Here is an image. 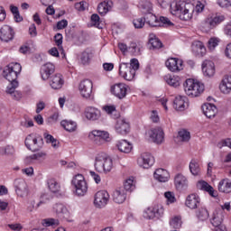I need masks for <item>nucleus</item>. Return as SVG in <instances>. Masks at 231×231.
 Here are the masks:
<instances>
[{
    "label": "nucleus",
    "instance_id": "cd10ccee",
    "mask_svg": "<svg viewBox=\"0 0 231 231\" xmlns=\"http://www.w3.org/2000/svg\"><path fill=\"white\" fill-rule=\"evenodd\" d=\"M220 91L226 95H228L231 91V75H226L222 79L220 83Z\"/></svg>",
    "mask_w": 231,
    "mask_h": 231
},
{
    "label": "nucleus",
    "instance_id": "393cba45",
    "mask_svg": "<svg viewBox=\"0 0 231 231\" xmlns=\"http://www.w3.org/2000/svg\"><path fill=\"white\" fill-rule=\"evenodd\" d=\"M153 178L161 183H165L166 181H169L171 175H169V171H167V170L157 169L153 173Z\"/></svg>",
    "mask_w": 231,
    "mask_h": 231
},
{
    "label": "nucleus",
    "instance_id": "4be33fe9",
    "mask_svg": "<svg viewBox=\"0 0 231 231\" xmlns=\"http://www.w3.org/2000/svg\"><path fill=\"white\" fill-rule=\"evenodd\" d=\"M101 116L100 110L93 106H88L85 111L87 120H90L91 122L99 120Z\"/></svg>",
    "mask_w": 231,
    "mask_h": 231
},
{
    "label": "nucleus",
    "instance_id": "423d86ee",
    "mask_svg": "<svg viewBox=\"0 0 231 231\" xmlns=\"http://www.w3.org/2000/svg\"><path fill=\"white\" fill-rule=\"evenodd\" d=\"M71 183L75 196L82 198V196H86V194H88V182H86L84 175L77 174L73 177Z\"/></svg>",
    "mask_w": 231,
    "mask_h": 231
},
{
    "label": "nucleus",
    "instance_id": "4468645a",
    "mask_svg": "<svg viewBox=\"0 0 231 231\" xmlns=\"http://www.w3.org/2000/svg\"><path fill=\"white\" fill-rule=\"evenodd\" d=\"M137 163L143 169H151L154 165V157L149 152H144L137 159Z\"/></svg>",
    "mask_w": 231,
    "mask_h": 231
},
{
    "label": "nucleus",
    "instance_id": "20e7f679",
    "mask_svg": "<svg viewBox=\"0 0 231 231\" xmlns=\"http://www.w3.org/2000/svg\"><path fill=\"white\" fill-rule=\"evenodd\" d=\"M184 91L190 98L200 97L205 91V85L192 79H186L184 83Z\"/></svg>",
    "mask_w": 231,
    "mask_h": 231
},
{
    "label": "nucleus",
    "instance_id": "052dcab7",
    "mask_svg": "<svg viewBox=\"0 0 231 231\" xmlns=\"http://www.w3.org/2000/svg\"><path fill=\"white\" fill-rule=\"evenodd\" d=\"M157 2L161 8H168V6L171 8L172 5V0H157Z\"/></svg>",
    "mask_w": 231,
    "mask_h": 231
},
{
    "label": "nucleus",
    "instance_id": "2eb2a0df",
    "mask_svg": "<svg viewBox=\"0 0 231 231\" xmlns=\"http://www.w3.org/2000/svg\"><path fill=\"white\" fill-rule=\"evenodd\" d=\"M15 192L19 198H26L28 196V185L23 179H16L14 182Z\"/></svg>",
    "mask_w": 231,
    "mask_h": 231
},
{
    "label": "nucleus",
    "instance_id": "a878e982",
    "mask_svg": "<svg viewBox=\"0 0 231 231\" xmlns=\"http://www.w3.org/2000/svg\"><path fill=\"white\" fill-rule=\"evenodd\" d=\"M191 51L198 57H203V55L207 53V49L205 48V45H203V42H201L200 41L193 42L191 45Z\"/></svg>",
    "mask_w": 231,
    "mask_h": 231
},
{
    "label": "nucleus",
    "instance_id": "a18cd8bd",
    "mask_svg": "<svg viewBox=\"0 0 231 231\" xmlns=\"http://www.w3.org/2000/svg\"><path fill=\"white\" fill-rule=\"evenodd\" d=\"M97 12L100 15H106L109 12V2L104 1L97 5Z\"/></svg>",
    "mask_w": 231,
    "mask_h": 231
},
{
    "label": "nucleus",
    "instance_id": "1a4fd4ad",
    "mask_svg": "<svg viewBox=\"0 0 231 231\" xmlns=\"http://www.w3.org/2000/svg\"><path fill=\"white\" fill-rule=\"evenodd\" d=\"M146 138H150L154 143H163L165 134L163 133V129L160 127L152 128L146 132Z\"/></svg>",
    "mask_w": 231,
    "mask_h": 231
},
{
    "label": "nucleus",
    "instance_id": "473e14b6",
    "mask_svg": "<svg viewBox=\"0 0 231 231\" xmlns=\"http://www.w3.org/2000/svg\"><path fill=\"white\" fill-rule=\"evenodd\" d=\"M116 147L120 152H125L126 154H129L131 151H133V144L131 143L127 142V140H121L117 143Z\"/></svg>",
    "mask_w": 231,
    "mask_h": 231
},
{
    "label": "nucleus",
    "instance_id": "6e6552de",
    "mask_svg": "<svg viewBox=\"0 0 231 231\" xmlns=\"http://www.w3.org/2000/svg\"><path fill=\"white\" fill-rule=\"evenodd\" d=\"M225 19V15L223 14H216L215 16L208 18L202 23V30L204 32H210V30H214V28L219 26V24H221Z\"/></svg>",
    "mask_w": 231,
    "mask_h": 231
},
{
    "label": "nucleus",
    "instance_id": "37998d69",
    "mask_svg": "<svg viewBox=\"0 0 231 231\" xmlns=\"http://www.w3.org/2000/svg\"><path fill=\"white\" fill-rule=\"evenodd\" d=\"M196 216L200 221H207V219H208L209 213L207 208H200L196 212Z\"/></svg>",
    "mask_w": 231,
    "mask_h": 231
},
{
    "label": "nucleus",
    "instance_id": "e2e57ef3",
    "mask_svg": "<svg viewBox=\"0 0 231 231\" xmlns=\"http://www.w3.org/2000/svg\"><path fill=\"white\" fill-rule=\"evenodd\" d=\"M217 5L221 6V8H228L231 6V0H217Z\"/></svg>",
    "mask_w": 231,
    "mask_h": 231
},
{
    "label": "nucleus",
    "instance_id": "c03bdc74",
    "mask_svg": "<svg viewBox=\"0 0 231 231\" xmlns=\"http://www.w3.org/2000/svg\"><path fill=\"white\" fill-rule=\"evenodd\" d=\"M175 185L177 189H183V187H187V178L181 174H178L175 177Z\"/></svg>",
    "mask_w": 231,
    "mask_h": 231
},
{
    "label": "nucleus",
    "instance_id": "13d9d810",
    "mask_svg": "<svg viewBox=\"0 0 231 231\" xmlns=\"http://www.w3.org/2000/svg\"><path fill=\"white\" fill-rule=\"evenodd\" d=\"M129 64V68H131V69H134V71H138V69H140V62L138 61L137 59H132L130 60V63Z\"/></svg>",
    "mask_w": 231,
    "mask_h": 231
},
{
    "label": "nucleus",
    "instance_id": "7c9ffc66",
    "mask_svg": "<svg viewBox=\"0 0 231 231\" xmlns=\"http://www.w3.org/2000/svg\"><path fill=\"white\" fill-rule=\"evenodd\" d=\"M53 211L59 216V217H69V211L63 204H55L53 206Z\"/></svg>",
    "mask_w": 231,
    "mask_h": 231
},
{
    "label": "nucleus",
    "instance_id": "5fc2aeb1",
    "mask_svg": "<svg viewBox=\"0 0 231 231\" xmlns=\"http://www.w3.org/2000/svg\"><path fill=\"white\" fill-rule=\"evenodd\" d=\"M164 198H166L168 203H176V196L172 191H167L164 193Z\"/></svg>",
    "mask_w": 231,
    "mask_h": 231
},
{
    "label": "nucleus",
    "instance_id": "338daca9",
    "mask_svg": "<svg viewBox=\"0 0 231 231\" xmlns=\"http://www.w3.org/2000/svg\"><path fill=\"white\" fill-rule=\"evenodd\" d=\"M7 226L14 231H21L23 230V226L21 224H9Z\"/></svg>",
    "mask_w": 231,
    "mask_h": 231
},
{
    "label": "nucleus",
    "instance_id": "774afa93",
    "mask_svg": "<svg viewBox=\"0 0 231 231\" xmlns=\"http://www.w3.org/2000/svg\"><path fill=\"white\" fill-rule=\"evenodd\" d=\"M68 26V20H61L57 23V28L58 30H64Z\"/></svg>",
    "mask_w": 231,
    "mask_h": 231
},
{
    "label": "nucleus",
    "instance_id": "412c9836",
    "mask_svg": "<svg viewBox=\"0 0 231 231\" xmlns=\"http://www.w3.org/2000/svg\"><path fill=\"white\" fill-rule=\"evenodd\" d=\"M50 86L52 89H60L64 86V77H62V74L56 73L52 75L50 79Z\"/></svg>",
    "mask_w": 231,
    "mask_h": 231
},
{
    "label": "nucleus",
    "instance_id": "69168bd1",
    "mask_svg": "<svg viewBox=\"0 0 231 231\" xmlns=\"http://www.w3.org/2000/svg\"><path fill=\"white\" fill-rule=\"evenodd\" d=\"M54 41L57 46H59L60 48H61L62 50V35L60 33H57L54 36Z\"/></svg>",
    "mask_w": 231,
    "mask_h": 231
},
{
    "label": "nucleus",
    "instance_id": "72a5a7b5",
    "mask_svg": "<svg viewBox=\"0 0 231 231\" xmlns=\"http://www.w3.org/2000/svg\"><path fill=\"white\" fill-rule=\"evenodd\" d=\"M218 191L223 194H230L231 192V180L229 179H224L218 183Z\"/></svg>",
    "mask_w": 231,
    "mask_h": 231
},
{
    "label": "nucleus",
    "instance_id": "ea45409f",
    "mask_svg": "<svg viewBox=\"0 0 231 231\" xmlns=\"http://www.w3.org/2000/svg\"><path fill=\"white\" fill-rule=\"evenodd\" d=\"M91 59H93V52L89 49L85 50L80 55L82 64H89Z\"/></svg>",
    "mask_w": 231,
    "mask_h": 231
},
{
    "label": "nucleus",
    "instance_id": "58836bf2",
    "mask_svg": "<svg viewBox=\"0 0 231 231\" xmlns=\"http://www.w3.org/2000/svg\"><path fill=\"white\" fill-rule=\"evenodd\" d=\"M149 43L151 44L152 48L153 50H160L163 46V43H162V41L156 37V34L151 33L149 35Z\"/></svg>",
    "mask_w": 231,
    "mask_h": 231
},
{
    "label": "nucleus",
    "instance_id": "ddd939ff",
    "mask_svg": "<svg viewBox=\"0 0 231 231\" xmlns=\"http://www.w3.org/2000/svg\"><path fill=\"white\" fill-rule=\"evenodd\" d=\"M94 136L96 143L97 145H102L104 142H111V137H109V133L106 131H102V130H93L89 134V137Z\"/></svg>",
    "mask_w": 231,
    "mask_h": 231
},
{
    "label": "nucleus",
    "instance_id": "bf43d9fd",
    "mask_svg": "<svg viewBox=\"0 0 231 231\" xmlns=\"http://www.w3.org/2000/svg\"><path fill=\"white\" fill-rule=\"evenodd\" d=\"M128 50L134 56L140 55V47H138V45H136V43H131Z\"/></svg>",
    "mask_w": 231,
    "mask_h": 231
},
{
    "label": "nucleus",
    "instance_id": "f257e3e1",
    "mask_svg": "<svg viewBox=\"0 0 231 231\" xmlns=\"http://www.w3.org/2000/svg\"><path fill=\"white\" fill-rule=\"evenodd\" d=\"M205 9V5L198 2L196 6L185 1L172 2L171 5V14L178 15L181 21H190L194 12L200 14Z\"/></svg>",
    "mask_w": 231,
    "mask_h": 231
},
{
    "label": "nucleus",
    "instance_id": "09e8293b",
    "mask_svg": "<svg viewBox=\"0 0 231 231\" xmlns=\"http://www.w3.org/2000/svg\"><path fill=\"white\" fill-rule=\"evenodd\" d=\"M123 189H125V192H133V190L135 189L134 180L127 179L124 183Z\"/></svg>",
    "mask_w": 231,
    "mask_h": 231
},
{
    "label": "nucleus",
    "instance_id": "aec40b11",
    "mask_svg": "<svg viewBox=\"0 0 231 231\" xmlns=\"http://www.w3.org/2000/svg\"><path fill=\"white\" fill-rule=\"evenodd\" d=\"M165 64L170 71H180L182 69L183 61L180 59L170 58L166 60Z\"/></svg>",
    "mask_w": 231,
    "mask_h": 231
},
{
    "label": "nucleus",
    "instance_id": "de8ad7c7",
    "mask_svg": "<svg viewBox=\"0 0 231 231\" xmlns=\"http://www.w3.org/2000/svg\"><path fill=\"white\" fill-rule=\"evenodd\" d=\"M177 138L180 140V142H189V140H190V132L186 129H182L178 132Z\"/></svg>",
    "mask_w": 231,
    "mask_h": 231
},
{
    "label": "nucleus",
    "instance_id": "9b49d317",
    "mask_svg": "<svg viewBox=\"0 0 231 231\" xmlns=\"http://www.w3.org/2000/svg\"><path fill=\"white\" fill-rule=\"evenodd\" d=\"M79 91L83 98H90L93 93V82L89 79L82 80L79 85Z\"/></svg>",
    "mask_w": 231,
    "mask_h": 231
},
{
    "label": "nucleus",
    "instance_id": "8fccbe9b",
    "mask_svg": "<svg viewBox=\"0 0 231 231\" xmlns=\"http://www.w3.org/2000/svg\"><path fill=\"white\" fill-rule=\"evenodd\" d=\"M43 226H58L59 220L55 218H45L42 222Z\"/></svg>",
    "mask_w": 231,
    "mask_h": 231
},
{
    "label": "nucleus",
    "instance_id": "bb28decb",
    "mask_svg": "<svg viewBox=\"0 0 231 231\" xmlns=\"http://www.w3.org/2000/svg\"><path fill=\"white\" fill-rule=\"evenodd\" d=\"M126 199L127 192H125V189L124 188H119L116 189L113 193V200L115 201V203H124Z\"/></svg>",
    "mask_w": 231,
    "mask_h": 231
},
{
    "label": "nucleus",
    "instance_id": "603ef678",
    "mask_svg": "<svg viewBox=\"0 0 231 231\" xmlns=\"http://www.w3.org/2000/svg\"><path fill=\"white\" fill-rule=\"evenodd\" d=\"M134 28L140 29L145 26V18H137L133 21Z\"/></svg>",
    "mask_w": 231,
    "mask_h": 231
},
{
    "label": "nucleus",
    "instance_id": "0eeeda50",
    "mask_svg": "<svg viewBox=\"0 0 231 231\" xmlns=\"http://www.w3.org/2000/svg\"><path fill=\"white\" fill-rule=\"evenodd\" d=\"M25 146L29 151L37 152L44 147V139L39 134H31L25 138Z\"/></svg>",
    "mask_w": 231,
    "mask_h": 231
},
{
    "label": "nucleus",
    "instance_id": "5701e85b",
    "mask_svg": "<svg viewBox=\"0 0 231 231\" xmlns=\"http://www.w3.org/2000/svg\"><path fill=\"white\" fill-rule=\"evenodd\" d=\"M0 39L4 42H8L9 41H12V39H14V31L12 30V27L8 25H4L0 29Z\"/></svg>",
    "mask_w": 231,
    "mask_h": 231
},
{
    "label": "nucleus",
    "instance_id": "7ed1b4c3",
    "mask_svg": "<svg viewBox=\"0 0 231 231\" xmlns=\"http://www.w3.org/2000/svg\"><path fill=\"white\" fill-rule=\"evenodd\" d=\"M23 70V67L19 63H10L7 65L3 70V77L10 84V88H19V81H17V78L19 74Z\"/></svg>",
    "mask_w": 231,
    "mask_h": 231
},
{
    "label": "nucleus",
    "instance_id": "680f3d73",
    "mask_svg": "<svg viewBox=\"0 0 231 231\" xmlns=\"http://www.w3.org/2000/svg\"><path fill=\"white\" fill-rule=\"evenodd\" d=\"M50 199H51L50 195L48 194L42 195L40 202L36 205V208H39L41 205H44V203H46L47 201H50Z\"/></svg>",
    "mask_w": 231,
    "mask_h": 231
},
{
    "label": "nucleus",
    "instance_id": "c85d7f7f",
    "mask_svg": "<svg viewBox=\"0 0 231 231\" xmlns=\"http://www.w3.org/2000/svg\"><path fill=\"white\" fill-rule=\"evenodd\" d=\"M164 81L166 84H168V86H171V88H180L181 84V78L168 74L164 76Z\"/></svg>",
    "mask_w": 231,
    "mask_h": 231
},
{
    "label": "nucleus",
    "instance_id": "4c0bfd02",
    "mask_svg": "<svg viewBox=\"0 0 231 231\" xmlns=\"http://www.w3.org/2000/svg\"><path fill=\"white\" fill-rule=\"evenodd\" d=\"M185 100H187L186 97L179 96L175 97L173 101V107L177 111H184L185 109Z\"/></svg>",
    "mask_w": 231,
    "mask_h": 231
},
{
    "label": "nucleus",
    "instance_id": "864d4df0",
    "mask_svg": "<svg viewBox=\"0 0 231 231\" xmlns=\"http://www.w3.org/2000/svg\"><path fill=\"white\" fill-rule=\"evenodd\" d=\"M2 154H6L7 156H13L14 154L15 150L14 149V146L7 145L5 148H2L1 150Z\"/></svg>",
    "mask_w": 231,
    "mask_h": 231
},
{
    "label": "nucleus",
    "instance_id": "f704fd0d",
    "mask_svg": "<svg viewBox=\"0 0 231 231\" xmlns=\"http://www.w3.org/2000/svg\"><path fill=\"white\" fill-rule=\"evenodd\" d=\"M199 187L201 190L208 192L209 196H212V198H216L217 196V192L214 190V188L205 180L199 181Z\"/></svg>",
    "mask_w": 231,
    "mask_h": 231
},
{
    "label": "nucleus",
    "instance_id": "f3484780",
    "mask_svg": "<svg viewBox=\"0 0 231 231\" xmlns=\"http://www.w3.org/2000/svg\"><path fill=\"white\" fill-rule=\"evenodd\" d=\"M185 205L190 210H196L201 205V199L198 194L192 193L186 198Z\"/></svg>",
    "mask_w": 231,
    "mask_h": 231
},
{
    "label": "nucleus",
    "instance_id": "a211bd4d",
    "mask_svg": "<svg viewBox=\"0 0 231 231\" xmlns=\"http://www.w3.org/2000/svg\"><path fill=\"white\" fill-rule=\"evenodd\" d=\"M202 73L204 77H214L216 75V65L212 62V60H206L202 63Z\"/></svg>",
    "mask_w": 231,
    "mask_h": 231
},
{
    "label": "nucleus",
    "instance_id": "39448f33",
    "mask_svg": "<svg viewBox=\"0 0 231 231\" xmlns=\"http://www.w3.org/2000/svg\"><path fill=\"white\" fill-rule=\"evenodd\" d=\"M94 167L97 172L107 174L113 170V159L107 157L106 153H98L95 158Z\"/></svg>",
    "mask_w": 231,
    "mask_h": 231
},
{
    "label": "nucleus",
    "instance_id": "6ab92c4d",
    "mask_svg": "<svg viewBox=\"0 0 231 231\" xmlns=\"http://www.w3.org/2000/svg\"><path fill=\"white\" fill-rule=\"evenodd\" d=\"M111 91L117 98H125L127 96V85L119 83L111 88Z\"/></svg>",
    "mask_w": 231,
    "mask_h": 231
},
{
    "label": "nucleus",
    "instance_id": "2f4dec72",
    "mask_svg": "<svg viewBox=\"0 0 231 231\" xmlns=\"http://www.w3.org/2000/svg\"><path fill=\"white\" fill-rule=\"evenodd\" d=\"M210 223L213 226H215V228H219V226H223V225H221L223 223V213L219 211L213 212Z\"/></svg>",
    "mask_w": 231,
    "mask_h": 231
},
{
    "label": "nucleus",
    "instance_id": "49530a36",
    "mask_svg": "<svg viewBox=\"0 0 231 231\" xmlns=\"http://www.w3.org/2000/svg\"><path fill=\"white\" fill-rule=\"evenodd\" d=\"M181 225H183V222L181 221V217H174L170 221V226H171V228H174L175 230H180Z\"/></svg>",
    "mask_w": 231,
    "mask_h": 231
},
{
    "label": "nucleus",
    "instance_id": "dca6fc26",
    "mask_svg": "<svg viewBox=\"0 0 231 231\" xmlns=\"http://www.w3.org/2000/svg\"><path fill=\"white\" fill-rule=\"evenodd\" d=\"M55 73V65L51 62L43 64L40 69V75L42 80H48Z\"/></svg>",
    "mask_w": 231,
    "mask_h": 231
},
{
    "label": "nucleus",
    "instance_id": "e433bc0d",
    "mask_svg": "<svg viewBox=\"0 0 231 231\" xmlns=\"http://www.w3.org/2000/svg\"><path fill=\"white\" fill-rule=\"evenodd\" d=\"M47 185H48L49 190H51V192H52L53 194H57L60 192V183H59L57 180L49 179L47 180Z\"/></svg>",
    "mask_w": 231,
    "mask_h": 231
},
{
    "label": "nucleus",
    "instance_id": "c9c22d12",
    "mask_svg": "<svg viewBox=\"0 0 231 231\" xmlns=\"http://www.w3.org/2000/svg\"><path fill=\"white\" fill-rule=\"evenodd\" d=\"M60 125L68 131V133H75L77 131V123L72 120H62Z\"/></svg>",
    "mask_w": 231,
    "mask_h": 231
},
{
    "label": "nucleus",
    "instance_id": "6e6d98bb",
    "mask_svg": "<svg viewBox=\"0 0 231 231\" xmlns=\"http://www.w3.org/2000/svg\"><path fill=\"white\" fill-rule=\"evenodd\" d=\"M90 19L92 26H96V28H100V16H98V14H92Z\"/></svg>",
    "mask_w": 231,
    "mask_h": 231
},
{
    "label": "nucleus",
    "instance_id": "4d7b16f0",
    "mask_svg": "<svg viewBox=\"0 0 231 231\" xmlns=\"http://www.w3.org/2000/svg\"><path fill=\"white\" fill-rule=\"evenodd\" d=\"M219 44V40L217 38H211L208 42V48L211 51L216 49V46Z\"/></svg>",
    "mask_w": 231,
    "mask_h": 231
},
{
    "label": "nucleus",
    "instance_id": "c756f323",
    "mask_svg": "<svg viewBox=\"0 0 231 231\" xmlns=\"http://www.w3.org/2000/svg\"><path fill=\"white\" fill-rule=\"evenodd\" d=\"M129 123L125 122V120H118L116 125V131L119 134H127L129 133Z\"/></svg>",
    "mask_w": 231,
    "mask_h": 231
},
{
    "label": "nucleus",
    "instance_id": "79ce46f5",
    "mask_svg": "<svg viewBox=\"0 0 231 231\" xmlns=\"http://www.w3.org/2000/svg\"><path fill=\"white\" fill-rule=\"evenodd\" d=\"M189 171L193 176H199V172H201V169L199 168V163L197 161L192 160L189 162Z\"/></svg>",
    "mask_w": 231,
    "mask_h": 231
},
{
    "label": "nucleus",
    "instance_id": "9d476101",
    "mask_svg": "<svg viewBox=\"0 0 231 231\" xmlns=\"http://www.w3.org/2000/svg\"><path fill=\"white\" fill-rule=\"evenodd\" d=\"M109 203V193L106 190H99L95 195L94 205L97 208H104Z\"/></svg>",
    "mask_w": 231,
    "mask_h": 231
},
{
    "label": "nucleus",
    "instance_id": "b1692460",
    "mask_svg": "<svg viewBox=\"0 0 231 231\" xmlns=\"http://www.w3.org/2000/svg\"><path fill=\"white\" fill-rule=\"evenodd\" d=\"M202 111L207 118H214L217 115V107L214 104L206 103L202 106Z\"/></svg>",
    "mask_w": 231,
    "mask_h": 231
},
{
    "label": "nucleus",
    "instance_id": "3c124183",
    "mask_svg": "<svg viewBox=\"0 0 231 231\" xmlns=\"http://www.w3.org/2000/svg\"><path fill=\"white\" fill-rule=\"evenodd\" d=\"M146 214L147 216H145V217L147 219H153V217H156V216H160L162 213H160V210L156 208H148L146 210Z\"/></svg>",
    "mask_w": 231,
    "mask_h": 231
},
{
    "label": "nucleus",
    "instance_id": "f8f14e48",
    "mask_svg": "<svg viewBox=\"0 0 231 231\" xmlns=\"http://www.w3.org/2000/svg\"><path fill=\"white\" fill-rule=\"evenodd\" d=\"M119 75L125 80L131 81L134 79L136 72L129 67V63H121L119 66Z\"/></svg>",
    "mask_w": 231,
    "mask_h": 231
},
{
    "label": "nucleus",
    "instance_id": "f03ea898",
    "mask_svg": "<svg viewBox=\"0 0 231 231\" xmlns=\"http://www.w3.org/2000/svg\"><path fill=\"white\" fill-rule=\"evenodd\" d=\"M141 7L143 8V14H147L144 21H146L149 26H172V22L169 18L161 16L158 20V17L151 13L152 12V4L151 2H145L144 5H141Z\"/></svg>",
    "mask_w": 231,
    "mask_h": 231
},
{
    "label": "nucleus",
    "instance_id": "0e129e2a",
    "mask_svg": "<svg viewBox=\"0 0 231 231\" xmlns=\"http://www.w3.org/2000/svg\"><path fill=\"white\" fill-rule=\"evenodd\" d=\"M87 5L88 4H86V2H79L75 5V8L78 10V12H84L86 10Z\"/></svg>",
    "mask_w": 231,
    "mask_h": 231
},
{
    "label": "nucleus",
    "instance_id": "a19ab883",
    "mask_svg": "<svg viewBox=\"0 0 231 231\" xmlns=\"http://www.w3.org/2000/svg\"><path fill=\"white\" fill-rule=\"evenodd\" d=\"M15 89H17V87L7 86L6 93L11 95V97H12V98H14V100H21L23 94H21V92H19V91H16Z\"/></svg>",
    "mask_w": 231,
    "mask_h": 231
}]
</instances>
